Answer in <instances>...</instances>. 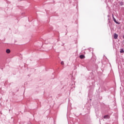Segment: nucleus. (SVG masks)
<instances>
[{
	"label": "nucleus",
	"mask_w": 124,
	"mask_h": 124,
	"mask_svg": "<svg viewBox=\"0 0 124 124\" xmlns=\"http://www.w3.org/2000/svg\"><path fill=\"white\" fill-rule=\"evenodd\" d=\"M118 34L114 33V39H117V38H118Z\"/></svg>",
	"instance_id": "obj_1"
},
{
	"label": "nucleus",
	"mask_w": 124,
	"mask_h": 124,
	"mask_svg": "<svg viewBox=\"0 0 124 124\" xmlns=\"http://www.w3.org/2000/svg\"><path fill=\"white\" fill-rule=\"evenodd\" d=\"M79 58H80V59H84L85 56L83 55H80Z\"/></svg>",
	"instance_id": "obj_2"
},
{
	"label": "nucleus",
	"mask_w": 124,
	"mask_h": 124,
	"mask_svg": "<svg viewBox=\"0 0 124 124\" xmlns=\"http://www.w3.org/2000/svg\"><path fill=\"white\" fill-rule=\"evenodd\" d=\"M6 53H7V54H9V53H10V49H7L6 50Z\"/></svg>",
	"instance_id": "obj_3"
},
{
	"label": "nucleus",
	"mask_w": 124,
	"mask_h": 124,
	"mask_svg": "<svg viewBox=\"0 0 124 124\" xmlns=\"http://www.w3.org/2000/svg\"><path fill=\"white\" fill-rule=\"evenodd\" d=\"M109 117L108 115H105L104 116V119H107Z\"/></svg>",
	"instance_id": "obj_4"
},
{
	"label": "nucleus",
	"mask_w": 124,
	"mask_h": 124,
	"mask_svg": "<svg viewBox=\"0 0 124 124\" xmlns=\"http://www.w3.org/2000/svg\"><path fill=\"white\" fill-rule=\"evenodd\" d=\"M124 51L123 49H122L120 51V53H124Z\"/></svg>",
	"instance_id": "obj_5"
},
{
	"label": "nucleus",
	"mask_w": 124,
	"mask_h": 124,
	"mask_svg": "<svg viewBox=\"0 0 124 124\" xmlns=\"http://www.w3.org/2000/svg\"><path fill=\"white\" fill-rule=\"evenodd\" d=\"M61 64L62 65H63V64H64V62H63V61L61 62Z\"/></svg>",
	"instance_id": "obj_6"
},
{
	"label": "nucleus",
	"mask_w": 124,
	"mask_h": 124,
	"mask_svg": "<svg viewBox=\"0 0 124 124\" xmlns=\"http://www.w3.org/2000/svg\"><path fill=\"white\" fill-rule=\"evenodd\" d=\"M112 17L113 19H115V17H114V15H112Z\"/></svg>",
	"instance_id": "obj_7"
},
{
	"label": "nucleus",
	"mask_w": 124,
	"mask_h": 124,
	"mask_svg": "<svg viewBox=\"0 0 124 124\" xmlns=\"http://www.w3.org/2000/svg\"><path fill=\"white\" fill-rule=\"evenodd\" d=\"M113 20H114V22H116V19L114 18Z\"/></svg>",
	"instance_id": "obj_8"
}]
</instances>
